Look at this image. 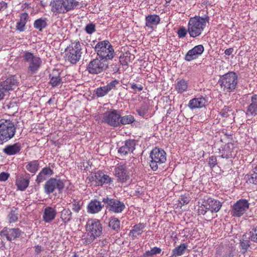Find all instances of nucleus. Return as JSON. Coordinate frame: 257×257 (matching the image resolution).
Segmentation results:
<instances>
[{
	"mask_svg": "<svg viewBox=\"0 0 257 257\" xmlns=\"http://www.w3.org/2000/svg\"><path fill=\"white\" fill-rule=\"evenodd\" d=\"M249 238L252 241L257 242V227L252 229L250 231Z\"/></svg>",
	"mask_w": 257,
	"mask_h": 257,
	"instance_id": "obj_44",
	"label": "nucleus"
},
{
	"mask_svg": "<svg viewBox=\"0 0 257 257\" xmlns=\"http://www.w3.org/2000/svg\"><path fill=\"white\" fill-rule=\"evenodd\" d=\"M167 3H169L171 0H165Z\"/></svg>",
	"mask_w": 257,
	"mask_h": 257,
	"instance_id": "obj_60",
	"label": "nucleus"
},
{
	"mask_svg": "<svg viewBox=\"0 0 257 257\" xmlns=\"http://www.w3.org/2000/svg\"><path fill=\"white\" fill-rule=\"evenodd\" d=\"M29 16L27 13H23L20 15V21L17 24V29L21 32L24 31Z\"/></svg>",
	"mask_w": 257,
	"mask_h": 257,
	"instance_id": "obj_35",
	"label": "nucleus"
},
{
	"mask_svg": "<svg viewBox=\"0 0 257 257\" xmlns=\"http://www.w3.org/2000/svg\"><path fill=\"white\" fill-rule=\"evenodd\" d=\"M50 6L54 13H65L79 6V2L75 0H53Z\"/></svg>",
	"mask_w": 257,
	"mask_h": 257,
	"instance_id": "obj_4",
	"label": "nucleus"
},
{
	"mask_svg": "<svg viewBox=\"0 0 257 257\" xmlns=\"http://www.w3.org/2000/svg\"><path fill=\"white\" fill-rule=\"evenodd\" d=\"M204 50V47L202 45L196 46L190 50L186 54L185 59L187 61H191L196 59L202 54Z\"/></svg>",
	"mask_w": 257,
	"mask_h": 257,
	"instance_id": "obj_20",
	"label": "nucleus"
},
{
	"mask_svg": "<svg viewBox=\"0 0 257 257\" xmlns=\"http://www.w3.org/2000/svg\"><path fill=\"white\" fill-rule=\"evenodd\" d=\"M18 81L14 76L8 78L0 83V100L3 99L6 94L17 86Z\"/></svg>",
	"mask_w": 257,
	"mask_h": 257,
	"instance_id": "obj_14",
	"label": "nucleus"
},
{
	"mask_svg": "<svg viewBox=\"0 0 257 257\" xmlns=\"http://www.w3.org/2000/svg\"><path fill=\"white\" fill-rule=\"evenodd\" d=\"M86 230L87 232L82 236L81 240L83 244H89L102 234V226L97 219H91L86 223Z\"/></svg>",
	"mask_w": 257,
	"mask_h": 257,
	"instance_id": "obj_1",
	"label": "nucleus"
},
{
	"mask_svg": "<svg viewBox=\"0 0 257 257\" xmlns=\"http://www.w3.org/2000/svg\"><path fill=\"white\" fill-rule=\"evenodd\" d=\"M120 115L115 110L107 111L103 114L102 121L110 125L117 126L120 125Z\"/></svg>",
	"mask_w": 257,
	"mask_h": 257,
	"instance_id": "obj_17",
	"label": "nucleus"
},
{
	"mask_svg": "<svg viewBox=\"0 0 257 257\" xmlns=\"http://www.w3.org/2000/svg\"><path fill=\"white\" fill-rule=\"evenodd\" d=\"M249 204L245 199H240L233 206L231 214L235 217H240L248 209Z\"/></svg>",
	"mask_w": 257,
	"mask_h": 257,
	"instance_id": "obj_16",
	"label": "nucleus"
},
{
	"mask_svg": "<svg viewBox=\"0 0 257 257\" xmlns=\"http://www.w3.org/2000/svg\"><path fill=\"white\" fill-rule=\"evenodd\" d=\"M162 250L160 248L154 247L151 250L147 251L143 255L144 257L152 256L154 255H156L161 253Z\"/></svg>",
	"mask_w": 257,
	"mask_h": 257,
	"instance_id": "obj_40",
	"label": "nucleus"
},
{
	"mask_svg": "<svg viewBox=\"0 0 257 257\" xmlns=\"http://www.w3.org/2000/svg\"><path fill=\"white\" fill-rule=\"evenodd\" d=\"M114 173L119 182H125L130 178V172L125 164H117L114 168Z\"/></svg>",
	"mask_w": 257,
	"mask_h": 257,
	"instance_id": "obj_15",
	"label": "nucleus"
},
{
	"mask_svg": "<svg viewBox=\"0 0 257 257\" xmlns=\"http://www.w3.org/2000/svg\"><path fill=\"white\" fill-rule=\"evenodd\" d=\"M187 32L188 28L186 29L185 27H182L178 30L177 34L179 38H184L187 35Z\"/></svg>",
	"mask_w": 257,
	"mask_h": 257,
	"instance_id": "obj_45",
	"label": "nucleus"
},
{
	"mask_svg": "<svg viewBox=\"0 0 257 257\" xmlns=\"http://www.w3.org/2000/svg\"><path fill=\"white\" fill-rule=\"evenodd\" d=\"M137 112L140 116H144L148 112V106L146 104L142 105L137 109Z\"/></svg>",
	"mask_w": 257,
	"mask_h": 257,
	"instance_id": "obj_46",
	"label": "nucleus"
},
{
	"mask_svg": "<svg viewBox=\"0 0 257 257\" xmlns=\"http://www.w3.org/2000/svg\"><path fill=\"white\" fill-rule=\"evenodd\" d=\"M10 222H15L18 219L17 214L14 211H11L8 215Z\"/></svg>",
	"mask_w": 257,
	"mask_h": 257,
	"instance_id": "obj_50",
	"label": "nucleus"
},
{
	"mask_svg": "<svg viewBox=\"0 0 257 257\" xmlns=\"http://www.w3.org/2000/svg\"><path fill=\"white\" fill-rule=\"evenodd\" d=\"M60 218L64 223H68L72 219V212L68 208H64L61 212Z\"/></svg>",
	"mask_w": 257,
	"mask_h": 257,
	"instance_id": "obj_36",
	"label": "nucleus"
},
{
	"mask_svg": "<svg viewBox=\"0 0 257 257\" xmlns=\"http://www.w3.org/2000/svg\"><path fill=\"white\" fill-rule=\"evenodd\" d=\"M151 161L150 166L154 171H156L159 166L165 163L167 160L166 153L162 149L155 148L150 153Z\"/></svg>",
	"mask_w": 257,
	"mask_h": 257,
	"instance_id": "obj_9",
	"label": "nucleus"
},
{
	"mask_svg": "<svg viewBox=\"0 0 257 257\" xmlns=\"http://www.w3.org/2000/svg\"><path fill=\"white\" fill-rule=\"evenodd\" d=\"M47 26V20L46 18H40L36 20L34 23V27L40 31Z\"/></svg>",
	"mask_w": 257,
	"mask_h": 257,
	"instance_id": "obj_37",
	"label": "nucleus"
},
{
	"mask_svg": "<svg viewBox=\"0 0 257 257\" xmlns=\"http://www.w3.org/2000/svg\"><path fill=\"white\" fill-rule=\"evenodd\" d=\"M92 182L96 186H102L104 184H110L113 179L101 171H97L91 177ZM90 180V178L89 179Z\"/></svg>",
	"mask_w": 257,
	"mask_h": 257,
	"instance_id": "obj_18",
	"label": "nucleus"
},
{
	"mask_svg": "<svg viewBox=\"0 0 257 257\" xmlns=\"http://www.w3.org/2000/svg\"><path fill=\"white\" fill-rule=\"evenodd\" d=\"M145 227L146 224L143 223H139L135 225L132 227L129 232V236L133 239H135L138 236L141 235L142 234Z\"/></svg>",
	"mask_w": 257,
	"mask_h": 257,
	"instance_id": "obj_24",
	"label": "nucleus"
},
{
	"mask_svg": "<svg viewBox=\"0 0 257 257\" xmlns=\"http://www.w3.org/2000/svg\"><path fill=\"white\" fill-rule=\"evenodd\" d=\"M64 187L63 181L57 178H51L44 185V191L47 194L53 193L55 190L61 191Z\"/></svg>",
	"mask_w": 257,
	"mask_h": 257,
	"instance_id": "obj_13",
	"label": "nucleus"
},
{
	"mask_svg": "<svg viewBox=\"0 0 257 257\" xmlns=\"http://www.w3.org/2000/svg\"><path fill=\"white\" fill-rule=\"evenodd\" d=\"M21 234V231L19 228H4L0 232L2 237H6L10 241L19 237Z\"/></svg>",
	"mask_w": 257,
	"mask_h": 257,
	"instance_id": "obj_19",
	"label": "nucleus"
},
{
	"mask_svg": "<svg viewBox=\"0 0 257 257\" xmlns=\"http://www.w3.org/2000/svg\"><path fill=\"white\" fill-rule=\"evenodd\" d=\"M101 203L96 199L91 200L87 206V212L91 214H95L100 212L103 208Z\"/></svg>",
	"mask_w": 257,
	"mask_h": 257,
	"instance_id": "obj_25",
	"label": "nucleus"
},
{
	"mask_svg": "<svg viewBox=\"0 0 257 257\" xmlns=\"http://www.w3.org/2000/svg\"><path fill=\"white\" fill-rule=\"evenodd\" d=\"M53 174V171L51 169L48 167L44 168L37 175L36 181L38 184H40Z\"/></svg>",
	"mask_w": 257,
	"mask_h": 257,
	"instance_id": "obj_27",
	"label": "nucleus"
},
{
	"mask_svg": "<svg viewBox=\"0 0 257 257\" xmlns=\"http://www.w3.org/2000/svg\"><path fill=\"white\" fill-rule=\"evenodd\" d=\"M24 165L27 170L33 174H35L39 168V163L37 160L26 162Z\"/></svg>",
	"mask_w": 257,
	"mask_h": 257,
	"instance_id": "obj_33",
	"label": "nucleus"
},
{
	"mask_svg": "<svg viewBox=\"0 0 257 257\" xmlns=\"http://www.w3.org/2000/svg\"><path fill=\"white\" fill-rule=\"evenodd\" d=\"M95 51L99 58L106 60H111L114 56V50L110 43L107 40L98 42L95 47Z\"/></svg>",
	"mask_w": 257,
	"mask_h": 257,
	"instance_id": "obj_7",
	"label": "nucleus"
},
{
	"mask_svg": "<svg viewBox=\"0 0 257 257\" xmlns=\"http://www.w3.org/2000/svg\"><path fill=\"white\" fill-rule=\"evenodd\" d=\"M81 205L79 202L75 201L72 203V209L74 211L78 212L81 209Z\"/></svg>",
	"mask_w": 257,
	"mask_h": 257,
	"instance_id": "obj_49",
	"label": "nucleus"
},
{
	"mask_svg": "<svg viewBox=\"0 0 257 257\" xmlns=\"http://www.w3.org/2000/svg\"><path fill=\"white\" fill-rule=\"evenodd\" d=\"M250 100L251 103L247 107L246 114L248 116H255L257 115V95H252Z\"/></svg>",
	"mask_w": 257,
	"mask_h": 257,
	"instance_id": "obj_23",
	"label": "nucleus"
},
{
	"mask_svg": "<svg viewBox=\"0 0 257 257\" xmlns=\"http://www.w3.org/2000/svg\"><path fill=\"white\" fill-rule=\"evenodd\" d=\"M118 84L117 80H114L109 83L107 85L100 87L96 89V94L98 97H103L106 95L110 91L114 89L116 87V85Z\"/></svg>",
	"mask_w": 257,
	"mask_h": 257,
	"instance_id": "obj_21",
	"label": "nucleus"
},
{
	"mask_svg": "<svg viewBox=\"0 0 257 257\" xmlns=\"http://www.w3.org/2000/svg\"><path fill=\"white\" fill-rule=\"evenodd\" d=\"M29 184V179L25 178L23 176L17 177L16 181V185L19 190L24 191Z\"/></svg>",
	"mask_w": 257,
	"mask_h": 257,
	"instance_id": "obj_32",
	"label": "nucleus"
},
{
	"mask_svg": "<svg viewBox=\"0 0 257 257\" xmlns=\"http://www.w3.org/2000/svg\"><path fill=\"white\" fill-rule=\"evenodd\" d=\"M216 157L211 156L209 159L208 164L210 167H213L216 164Z\"/></svg>",
	"mask_w": 257,
	"mask_h": 257,
	"instance_id": "obj_54",
	"label": "nucleus"
},
{
	"mask_svg": "<svg viewBox=\"0 0 257 257\" xmlns=\"http://www.w3.org/2000/svg\"><path fill=\"white\" fill-rule=\"evenodd\" d=\"M134 117L132 115H125L119 119L120 124H126L133 122Z\"/></svg>",
	"mask_w": 257,
	"mask_h": 257,
	"instance_id": "obj_41",
	"label": "nucleus"
},
{
	"mask_svg": "<svg viewBox=\"0 0 257 257\" xmlns=\"http://www.w3.org/2000/svg\"><path fill=\"white\" fill-rule=\"evenodd\" d=\"M108 62L101 58H96L88 64L87 69L90 74H99L104 71L108 67Z\"/></svg>",
	"mask_w": 257,
	"mask_h": 257,
	"instance_id": "obj_10",
	"label": "nucleus"
},
{
	"mask_svg": "<svg viewBox=\"0 0 257 257\" xmlns=\"http://www.w3.org/2000/svg\"><path fill=\"white\" fill-rule=\"evenodd\" d=\"M160 18L159 16L153 15H149L146 17V26L153 30L159 23Z\"/></svg>",
	"mask_w": 257,
	"mask_h": 257,
	"instance_id": "obj_30",
	"label": "nucleus"
},
{
	"mask_svg": "<svg viewBox=\"0 0 257 257\" xmlns=\"http://www.w3.org/2000/svg\"><path fill=\"white\" fill-rule=\"evenodd\" d=\"M108 226L112 229L118 231L120 228V221L116 217H111L109 219Z\"/></svg>",
	"mask_w": 257,
	"mask_h": 257,
	"instance_id": "obj_39",
	"label": "nucleus"
},
{
	"mask_svg": "<svg viewBox=\"0 0 257 257\" xmlns=\"http://www.w3.org/2000/svg\"><path fill=\"white\" fill-rule=\"evenodd\" d=\"M218 83L224 92H232L238 83L237 75L234 72H229L220 77Z\"/></svg>",
	"mask_w": 257,
	"mask_h": 257,
	"instance_id": "obj_5",
	"label": "nucleus"
},
{
	"mask_svg": "<svg viewBox=\"0 0 257 257\" xmlns=\"http://www.w3.org/2000/svg\"><path fill=\"white\" fill-rule=\"evenodd\" d=\"M190 199L186 196H182L180 199V204L181 207L183 205L188 204L189 202Z\"/></svg>",
	"mask_w": 257,
	"mask_h": 257,
	"instance_id": "obj_51",
	"label": "nucleus"
},
{
	"mask_svg": "<svg viewBox=\"0 0 257 257\" xmlns=\"http://www.w3.org/2000/svg\"><path fill=\"white\" fill-rule=\"evenodd\" d=\"M131 84V88L134 90V93L137 91H140L143 90V87L141 84H137L136 83H132Z\"/></svg>",
	"mask_w": 257,
	"mask_h": 257,
	"instance_id": "obj_48",
	"label": "nucleus"
},
{
	"mask_svg": "<svg viewBox=\"0 0 257 257\" xmlns=\"http://www.w3.org/2000/svg\"><path fill=\"white\" fill-rule=\"evenodd\" d=\"M23 57L24 62L27 63V74L32 76L37 73L42 65L41 58L28 52H25Z\"/></svg>",
	"mask_w": 257,
	"mask_h": 257,
	"instance_id": "obj_3",
	"label": "nucleus"
},
{
	"mask_svg": "<svg viewBox=\"0 0 257 257\" xmlns=\"http://www.w3.org/2000/svg\"><path fill=\"white\" fill-rule=\"evenodd\" d=\"M10 176V174L8 173L2 172L0 174V181H5L7 180Z\"/></svg>",
	"mask_w": 257,
	"mask_h": 257,
	"instance_id": "obj_53",
	"label": "nucleus"
},
{
	"mask_svg": "<svg viewBox=\"0 0 257 257\" xmlns=\"http://www.w3.org/2000/svg\"><path fill=\"white\" fill-rule=\"evenodd\" d=\"M102 202L106 204L105 207L109 211L115 213L121 212L125 207L123 202L114 198H103Z\"/></svg>",
	"mask_w": 257,
	"mask_h": 257,
	"instance_id": "obj_12",
	"label": "nucleus"
},
{
	"mask_svg": "<svg viewBox=\"0 0 257 257\" xmlns=\"http://www.w3.org/2000/svg\"><path fill=\"white\" fill-rule=\"evenodd\" d=\"M205 99L203 97L194 98L189 101L188 106L191 109L201 108L205 106Z\"/></svg>",
	"mask_w": 257,
	"mask_h": 257,
	"instance_id": "obj_28",
	"label": "nucleus"
},
{
	"mask_svg": "<svg viewBox=\"0 0 257 257\" xmlns=\"http://www.w3.org/2000/svg\"><path fill=\"white\" fill-rule=\"evenodd\" d=\"M129 54L125 53L119 57V62L122 65H127L129 61Z\"/></svg>",
	"mask_w": 257,
	"mask_h": 257,
	"instance_id": "obj_43",
	"label": "nucleus"
},
{
	"mask_svg": "<svg viewBox=\"0 0 257 257\" xmlns=\"http://www.w3.org/2000/svg\"><path fill=\"white\" fill-rule=\"evenodd\" d=\"M233 51V49L232 48L227 49L225 50L224 53L226 55H231Z\"/></svg>",
	"mask_w": 257,
	"mask_h": 257,
	"instance_id": "obj_56",
	"label": "nucleus"
},
{
	"mask_svg": "<svg viewBox=\"0 0 257 257\" xmlns=\"http://www.w3.org/2000/svg\"><path fill=\"white\" fill-rule=\"evenodd\" d=\"M7 8V4L5 2H0V11L5 10Z\"/></svg>",
	"mask_w": 257,
	"mask_h": 257,
	"instance_id": "obj_55",
	"label": "nucleus"
},
{
	"mask_svg": "<svg viewBox=\"0 0 257 257\" xmlns=\"http://www.w3.org/2000/svg\"><path fill=\"white\" fill-rule=\"evenodd\" d=\"M41 251V246H37L35 247V251L37 252V253H39Z\"/></svg>",
	"mask_w": 257,
	"mask_h": 257,
	"instance_id": "obj_57",
	"label": "nucleus"
},
{
	"mask_svg": "<svg viewBox=\"0 0 257 257\" xmlns=\"http://www.w3.org/2000/svg\"><path fill=\"white\" fill-rule=\"evenodd\" d=\"M14 122L9 119L0 120V143H3L12 139L16 133Z\"/></svg>",
	"mask_w": 257,
	"mask_h": 257,
	"instance_id": "obj_6",
	"label": "nucleus"
},
{
	"mask_svg": "<svg viewBox=\"0 0 257 257\" xmlns=\"http://www.w3.org/2000/svg\"><path fill=\"white\" fill-rule=\"evenodd\" d=\"M56 210L51 207H47L45 208L43 215L44 220L46 222L52 221L56 217Z\"/></svg>",
	"mask_w": 257,
	"mask_h": 257,
	"instance_id": "obj_29",
	"label": "nucleus"
},
{
	"mask_svg": "<svg viewBox=\"0 0 257 257\" xmlns=\"http://www.w3.org/2000/svg\"><path fill=\"white\" fill-rule=\"evenodd\" d=\"M208 17L195 16L190 18L188 23V33L190 37L200 36L208 22Z\"/></svg>",
	"mask_w": 257,
	"mask_h": 257,
	"instance_id": "obj_2",
	"label": "nucleus"
},
{
	"mask_svg": "<svg viewBox=\"0 0 257 257\" xmlns=\"http://www.w3.org/2000/svg\"><path fill=\"white\" fill-rule=\"evenodd\" d=\"M49 83L53 87L58 86L62 83L60 72L58 70H53L49 75Z\"/></svg>",
	"mask_w": 257,
	"mask_h": 257,
	"instance_id": "obj_26",
	"label": "nucleus"
},
{
	"mask_svg": "<svg viewBox=\"0 0 257 257\" xmlns=\"http://www.w3.org/2000/svg\"><path fill=\"white\" fill-rule=\"evenodd\" d=\"M187 246L188 245L185 243L181 244L172 250V256H177L182 255L184 254Z\"/></svg>",
	"mask_w": 257,
	"mask_h": 257,
	"instance_id": "obj_38",
	"label": "nucleus"
},
{
	"mask_svg": "<svg viewBox=\"0 0 257 257\" xmlns=\"http://www.w3.org/2000/svg\"><path fill=\"white\" fill-rule=\"evenodd\" d=\"M233 254L231 252H230L228 254H226L225 256L223 257H233Z\"/></svg>",
	"mask_w": 257,
	"mask_h": 257,
	"instance_id": "obj_58",
	"label": "nucleus"
},
{
	"mask_svg": "<svg viewBox=\"0 0 257 257\" xmlns=\"http://www.w3.org/2000/svg\"><path fill=\"white\" fill-rule=\"evenodd\" d=\"M136 143L134 140H129L126 141L124 145L120 147L118 150V153L121 157L132 152L135 149Z\"/></svg>",
	"mask_w": 257,
	"mask_h": 257,
	"instance_id": "obj_22",
	"label": "nucleus"
},
{
	"mask_svg": "<svg viewBox=\"0 0 257 257\" xmlns=\"http://www.w3.org/2000/svg\"><path fill=\"white\" fill-rule=\"evenodd\" d=\"M188 88V83L184 79L178 80L175 85V89L178 93L186 91Z\"/></svg>",
	"mask_w": 257,
	"mask_h": 257,
	"instance_id": "obj_34",
	"label": "nucleus"
},
{
	"mask_svg": "<svg viewBox=\"0 0 257 257\" xmlns=\"http://www.w3.org/2000/svg\"><path fill=\"white\" fill-rule=\"evenodd\" d=\"M21 145L17 143L12 145H8L4 149V152L8 155H14L20 151Z\"/></svg>",
	"mask_w": 257,
	"mask_h": 257,
	"instance_id": "obj_31",
	"label": "nucleus"
},
{
	"mask_svg": "<svg viewBox=\"0 0 257 257\" xmlns=\"http://www.w3.org/2000/svg\"><path fill=\"white\" fill-rule=\"evenodd\" d=\"M222 204L219 201L211 198H209L202 202L199 212L202 214H205L207 211L211 212H217L220 209Z\"/></svg>",
	"mask_w": 257,
	"mask_h": 257,
	"instance_id": "obj_11",
	"label": "nucleus"
},
{
	"mask_svg": "<svg viewBox=\"0 0 257 257\" xmlns=\"http://www.w3.org/2000/svg\"><path fill=\"white\" fill-rule=\"evenodd\" d=\"M66 60L72 64H75L79 61L81 56V46L80 42L75 41L71 43L65 51Z\"/></svg>",
	"mask_w": 257,
	"mask_h": 257,
	"instance_id": "obj_8",
	"label": "nucleus"
},
{
	"mask_svg": "<svg viewBox=\"0 0 257 257\" xmlns=\"http://www.w3.org/2000/svg\"><path fill=\"white\" fill-rule=\"evenodd\" d=\"M229 111H230L229 107L228 106H225L220 112V114L223 117H227L229 115L228 114Z\"/></svg>",
	"mask_w": 257,
	"mask_h": 257,
	"instance_id": "obj_52",
	"label": "nucleus"
},
{
	"mask_svg": "<svg viewBox=\"0 0 257 257\" xmlns=\"http://www.w3.org/2000/svg\"><path fill=\"white\" fill-rule=\"evenodd\" d=\"M250 242L248 240H240V246L242 249V252L244 253L250 246Z\"/></svg>",
	"mask_w": 257,
	"mask_h": 257,
	"instance_id": "obj_42",
	"label": "nucleus"
},
{
	"mask_svg": "<svg viewBox=\"0 0 257 257\" xmlns=\"http://www.w3.org/2000/svg\"><path fill=\"white\" fill-rule=\"evenodd\" d=\"M72 257H79L78 255L75 254Z\"/></svg>",
	"mask_w": 257,
	"mask_h": 257,
	"instance_id": "obj_59",
	"label": "nucleus"
},
{
	"mask_svg": "<svg viewBox=\"0 0 257 257\" xmlns=\"http://www.w3.org/2000/svg\"><path fill=\"white\" fill-rule=\"evenodd\" d=\"M85 30L88 34H91L95 31V26L92 23L89 24L86 26Z\"/></svg>",
	"mask_w": 257,
	"mask_h": 257,
	"instance_id": "obj_47",
	"label": "nucleus"
}]
</instances>
